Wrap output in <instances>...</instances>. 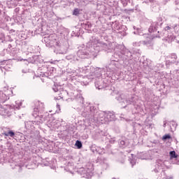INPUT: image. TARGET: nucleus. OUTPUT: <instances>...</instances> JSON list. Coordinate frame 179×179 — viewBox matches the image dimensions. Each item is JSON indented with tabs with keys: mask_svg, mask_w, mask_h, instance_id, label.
Listing matches in <instances>:
<instances>
[{
	"mask_svg": "<svg viewBox=\"0 0 179 179\" xmlns=\"http://www.w3.org/2000/svg\"><path fill=\"white\" fill-rule=\"evenodd\" d=\"M43 43H45L46 47H54V52L55 54H66L68 50L61 45V42L58 39V36L55 34H45L42 39Z\"/></svg>",
	"mask_w": 179,
	"mask_h": 179,
	"instance_id": "obj_1",
	"label": "nucleus"
},
{
	"mask_svg": "<svg viewBox=\"0 0 179 179\" xmlns=\"http://www.w3.org/2000/svg\"><path fill=\"white\" fill-rule=\"evenodd\" d=\"M88 45H92V47H102L105 51H107L108 50H110V45L100 42L96 38H94L92 40H90V41L88 43Z\"/></svg>",
	"mask_w": 179,
	"mask_h": 179,
	"instance_id": "obj_2",
	"label": "nucleus"
},
{
	"mask_svg": "<svg viewBox=\"0 0 179 179\" xmlns=\"http://www.w3.org/2000/svg\"><path fill=\"white\" fill-rule=\"evenodd\" d=\"M78 173L85 178H92L93 176V166L91 165L88 169L80 168Z\"/></svg>",
	"mask_w": 179,
	"mask_h": 179,
	"instance_id": "obj_3",
	"label": "nucleus"
},
{
	"mask_svg": "<svg viewBox=\"0 0 179 179\" xmlns=\"http://www.w3.org/2000/svg\"><path fill=\"white\" fill-rule=\"evenodd\" d=\"M40 111V109L38 108H34V113H32L33 117H35L36 118V120L34 122L35 124H37V125H40V124H43L45 121V117L44 115H38V113Z\"/></svg>",
	"mask_w": 179,
	"mask_h": 179,
	"instance_id": "obj_4",
	"label": "nucleus"
},
{
	"mask_svg": "<svg viewBox=\"0 0 179 179\" xmlns=\"http://www.w3.org/2000/svg\"><path fill=\"white\" fill-rule=\"evenodd\" d=\"M101 116L104 115L106 122H107V123L110 122V121H114V120H115V115H114V113L111 112H108V113L102 112L101 113Z\"/></svg>",
	"mask_w": 179,
	"mask_h": 179,
	"instance_id": "obj_5",
	"label": "nucleus"
},
{
	"mask_svg": "<svg viewBox=\"0 0 179 179\" xmlns=\"http://www.w3.org/2000/svg\"><path fill=\"white\" fill-rule=\"evenodd\" d=\"M98 80H96L95 82V87H96V89H99V90H100L101 89L107 87V83H106L103 78H99Z\"/></svg>",
	"mask_w": 179,
	"mask_h": 179,
	"instance_id": "obj_6",
	"label": "nucleus"
},
{
	"mask_svg": "<svg viewBox=\"0 0 179 179\" xmlns=\"http://www.w3.org/2000/svg\"><path fill=\"white\" fill-rule=\"evenodd\" d=\"M0 115L10 117V115H12V109H10V108H6V107L0 106Z\"/></svg>",
	"mask_w": 179,
	"mask_h": 179,
	"instance_id": "obj_7",
	"label": "nucleus"
},
{
	"mask_svg": "<svg viewBox=\"0 0 179 179\" xmlns=\"http://www.w3.org/2000/svg\"><path fill=\"white\" fill-rule=\"evenodd\" d=\"M122 97H124V94L120 95V96L117 98V100H119L120 103L126 102L127 104H132L135 103V96H131L130 98H129V99L121 101V100H122Z\"/></svg>",
	"mask_w": 179,
	"mask_h": 179,
	"instance_id": "obj_8",
	"label": "nucleus"
},
{
	"mask_svg": "<svg viewBox=\"0 0 179 179\" xmlns=\"http://www.w3.org/2000/svg\"><path fill=\"white\" fill-rule=\"evenodd\" d=\"M143 38H145V41H143V45H149L152 44V40H153V37L149 34H144Z\"/></svg>",
	"mask_w": 179,
	"mask_h": 179,
	"instance_id": "obj_9",
	"label": "nucleus"
},
{
	"mask_svg": "<svg viewBox=\"0 0 179 179\" xmlns=\"http://www.w3.org/2000/svg\"><path fill=\"white\" fill-rule=\"evenodd\" d=\"M77 55L78 57H79V58L83 59L89 58V57H90V55L86 50H78V52H77Z\"/></svg>",
	"mask_w": 179,
	"mask_h": 179,
	"instance_id": "obj_10",
	"label": "nucleus"
},
{
	"mask_svg": "<svg viewBox=\"0 0 179 179\" xmlns=\"http://www.w3.org/2000/svg\"><path fill=\"white\" fill-rule=\"evenodd\" d=\"M11 90H8L7 92L3 93L2 92H0L1 96L0 99L2 100V101H6V100H9V96H8V93H11Z\"/></svg>",
	"mask_w": 179,
	"mask_h": 179,
	"instance_id": "obj_11",
	"label": "nucleus"
},
{
	"mask_svg": "<svg viewBox=\"0 0 179 179\" xmlns=\"http://www.w3.org/2000/svg\"><path fill=\"white\" fill-rule=\"evenodd\" d=\"M74 100L78 104H83L84 99L81 94H78L74 96Z\"/></svg>",
	"mask_w": 179,
	"mask_h": 179,
	"instance_id": "obj_12",
	"label": "nucleus"
},
{
	"mask_svg": "<svg viewBox=\"0 0 179 179\" xmlns=\"http://www.w3.org/2000/svg\"><path fill=\"white\" fill-rule=\"evenodd\" d=\"M2 135H4V136H10V138H13L15 136V132H13L12 130H8L3 132Z\"/></svg>",
	"mask_w": 179,
	"mask_h": 179,
	"instance_id": "obj_13",
	"label": "nucleus"
},
{
	"mask_svg": "<svg viewBox=\"0 0 179 179\" xmlns=\"http://www.w3.org/2000/svg\"><path fill=\"white\" fill-rule=\"evenodd\" d=\"M98 121L99 122H101V124H107V122H106V117H104V115L101 116V113H99Z\"/></svg>",
	"mask_w": 179,
	"mask_h": 179,
	"instance_id": "obj_14",
	"label": "nucleus"
},
{
	"mask_svg": "<svg viewBox=\"0 0 179 179\" xmlns=\"http://www.w3.org/2000/svg\"><path fill=\"white\" fill-rule=\"evenodd\" d=\"M96 152H97L99 155H104V154L106 153V150H104V148H97Z\"/></svg>",
	"mask_w": 179,
	"mask_h": 179,
	"instance_id": "obj_15",
	"label": "nucleus"
},
{
	"mask_svg": "<svg viewBox=\"0 0 179 179\" xmlns=\"http://www.w3.org/2000/svg\"><path fill=\"white\" fill-rule=\"evenodd\" d=\"M115 30H120L121 26H120V22H115L114 26H113Z\"/></svg>",
	"mask_w": 179,
	"mask_h": 179,
	"instance_id": "obj_16",
	"label": "nucleus"
},
{
	"mask_svg": "<svg viewBox=\"0 0 179 179\" xmlns=\"http://www.w3.org/2000/svg\"><path fill=\"white\" fill-rule=\"evenodd\" d=\"M39 110H44V103L43 102H38V107Z\"/></svg>",
	"mask_w": 179,
	"mask_h": 179,
	"instance_id": "obj_17",
	"label": "nucleus"
},
{
	"mask_svg": "<svg viewBox=\"0 0 179 179\" xmlns=\"http://www.w3.org/2000/svg\"><path fill=\"white\" fill-rule=\"evenodd\" d=\"M169 155H170L171 159H176V158H177V155H176V151H171Z\"/></svg>",
	"mask_w": 179,
	"mask_h": 179,
	"instance_id": "obj_18",
	"label": "nucleus"
},
{
	"mask_svg": "<svg viewBox=\"0 0 179 179\" xmlns=\"http://www.w3.org/2000/svg\"><path fill=\"white\" fill-rule=\"evenodd\" d=\"M80 12V10H79V8H75L73 10V15L74 16H78V15H79V13Z\"/></svg>",
	"mask_w": 179,
	"mask_h": 179,
	"instance_id": "obj_19",
	"label": "nucleus"
},
{
	"mask_svg": "<svg viewBox=\"0 0 179 179\" xmlns=\"http://www.w3.org/2000/svg\"><path fill=\"white\" fill-rule=\"evenodd\" d=\"M148 31L150 33H153V32L156 31V27H154L153 25L150 26L149 29H148Z\"/></svg>",
	"mask_w": 179,
	"mask_h": 179,
	"instance_id": "obj_20",
	"label": "nucleus"
},
{
	"mask_svg": "<svg viewBox=\"0 0 179 179\" xmlns=\"http://www.w3.org/2000/svg\"><path fill=\"white\" fill-rule=\"evenodd\" d=\"M141 45H142V42L141 41L134 42L133 43V46L134 47H141Z\"/></svg>",
	"mask_w": 179,
	"mask_h": 179,
	"instance_id": "obj_21",
	"label": "nucleus"
},
{
	"mask_svg": "<svg viewBox=\"0 0 179 179\" xmlns=\"http://www.w3.org/2000/svg\"><path fill=\"white\" fill-rule=\"evenodd\" d=\"M170 138H171V136H170V134H166V135L163 136V137H162L163 141H166V140L170 139Z\"/></svg>",
	"mask_w": 179,
	"mask_h": 179,
	"instance_id": "obj_22",
	"label": "nucleus"
},
{
	"mask_svg": "<svg viewBox=\"0 0 179 179\" xmlns=\"http://www.w3.org/2000/svg\"><path fill=\"white\" fill-rule=\"evenodd\" d=\"M76 146H77L78 149H80L82 148V142L77 141L76 142Z\"/></svg>",
	"mask_w": 179,
	"mask_h": 179,
	"instance_id": "obj_23",
	"label": "nucleus"
},
{
	"mask_svg": "<svg viewBox=\"0 0 179 179\" xmlns=\"http://www.w3.org/2000/svg\"><path fill=\"white\" fill-rule=\"evenodd\" d=\"M129 0H121L123 6H127Z\"/></svg>",
	"mask_w": 179,
	"mask_h": 179,
	"instance_id": "obj_24",
	"label": "nucleus"
},
{
	"mask_svg": "<svg viewBox=\"0 0 179 179\" xmlns=\"http://www.w3.org/2000/svg\"><path fill=\"white\" fill-rule=\"evenodd\" d=\"M0 65H2V63H0ZM0 68L2 72H3V69H5L6 71H9L8 66H5L4 67L0 66Z\"/></svg>",
	"mask_w": 179,
	"mask_h": 179,
	"instance_id": "obj_25",
	"label": "nucleus"
},
{
	"mask_svg": "<svg viewBox=\"0 0 179 179\" xmlns=\"http://www.w3.org/2000/svg\"><path fill=\"white\" fill-rule=\"evenodd\" d=\"M52 89H53L54 92H58V88L57 87V86H55Z\"/></svg>",
	"mask_w": 179,
	"mask_h": 179,
	"instance_id": "obj_26",
	"label": "nucleus"
},
{
	"mask_svg": "<svg viewBox=\"0 0 179 179\" xmlns=\"http://www.w3.org/2000/svg\"><path fill=\"white\" fill-rule=\"evenodd\" d=\"M159 170H160L159 168L155 169H154V172H155V173H159Z\"/></svg>",
	"mask_w": 179,
	"mask_h": 179,
	"instance_id": "obj_27",
	"label": "nucleus"
},
{
	"mask_svg": "<svg viewBox=\"0 0 179 179\" xmlns=\"http://www.w3.org/2000/svg\"><path fill=\"white\" fill-rule=\"evenodd\" d=\"M130 163H131V166H134V164H135V161H134V160H131V161L130 162Z\"/></svg>",
	"mask_w": 179,
	"mask_h": 179,
	"instance_id": "obj_28",
	"label": "nucleus"
},
{
	"mask_svg": "<svg viewBox=\"0 0 179 179\" xmlns=\"http://www.w3.org/2000/svg\"><path fill=\"white\" fill-rule=\"evenodd\" d=\"M73 61H79V59L76 57H73Z\"/></svg>",
	"mask_w": 179,
	"mask_h": 179,
	"instance_id": "obj_29",
	"label": "nucleus"
},
{
	"mask_svg": "<svg viewBox=\"0 0 179 179\" xmlns=\"http://www.w3.org/2000/svg\"><path fill=\"white\" fill-rule=\"evenodd\" d=\"M170 29H171V27L168 26V27H166L165 30H170Z\"/></svg>",
	"mask_w": 179,
	"mask_h": 179,
	"instance_id": "obj_30",
	"label": "nucleus"
},
{
	"mask_svg": "<svg viewBox=\"0 0 179 179\" xmlns=\"http://www.w3.org/2000/svg\"><path fill=\"white\" fill-rule=\"evenodd\" d=\"M1 55H2V57H3V55H5V51L4 50L1 53Z\"/></svg>",
	"mask_w": 179,
	"mask_h": 179,
	"instance_id": "obj_31",
	"label": "nucleus"
},
{
	"mask_svg": "<svg viewBox=\"0 0 179 179\" xmlns=\"http://www.w3.org/2000/svg\"><path fill=\"white\" fill-rule=\"evenodd\" d=\"M120 143H121L122 145H124V144L125 143V142H124V141H122L120 142Z\"/></svg>",
	"mask_w": 179,
	"mask_h": 179,
	"instance_id": "obj_32",
	"label": "nucleus"
},
{
	"mask_svg": "<svg viewBox=\"0 0 179 179\" xmlns=\"http://www.w3.org/2000/svg\"><path fill=\"white\" fill-rule=\"evenodd\" d=\"M101 76V73H99V78Z\"/></svg>",
	"mask_w": 179,
	"mask_h": 179,
	"instance_id": "obj_33",
	"label": "nucleus"
},
{
	"mask_svg": "<svg viewBox=\"0 0 179 179\" xmlns=\"http://www.w3.org/2000/svg\"><path fill=\"white\" fill-rule=\"evenodd\" d=\"M25 127H27V123H25Z\"/></svg>",
	"mask_w": 179,
	"mask_h": 179,
	"instance_id": "obj_34",
	"label": "nucleus"
},
{
	"mask_svg": "<svg viewBox=\"0 0 179 179\" xmlns=\"http://www.w3.org/2000/svg\"><path fill=\"white\" fill-rule=\"evenodd\" d=\"M22 72H23V73H26V72H24V70H22Z\"/></svg>",
	"mask_w": 179,
	"mask_h": 179,
	"instance_id": "obj_35",
	"label": "nucleus"
},
{
	"mask_svg": "<svg viewBox=\"0 0 179 179\" xmlns=\"http://www.w3.org/2000/svg\"><path fill=\"white\" fill-rule=\"evenodd\" d=\"M57 108H59V105H57Z\"/></svg>",
	"mask_w": 179,
	"mask_h": 179,
	"instance_id": "obj_36",
	"label": "nucleus"
},
{
	"mask_svg": "<svg viewBox=\"0 0 179 179\" xmlns=\"http://www.w3.org/2000/svg\"><path fill=\"white\" fill-rule=\"evenodd\" d=\"M142 160L145 159V158H141Z\"/></svg>",
	"mask_w": 179,
	"mask_h": 179,
	"instance_id": "obj_37",
	"label": "nucleus"
},
{
	"mask_svg": "<svg viewBox=\"0 0 179 179\" xmlns=\"http://www.w3.org/2000/svg\"><path fill=\"white\" fill-rule=\"evenodd\" d=\"M20 61H23V59H20Z\"/></svg>",
	"mask_w": 179,
	"mask_h": 179,
	"instance_id": "obj_38",
	"label": "nucleus"
},
{
	"mask_svg": "<svg viewBox=\"0 0 179 179\" xmlns=\"http://www.w3.org/2000/svg\"><path fill=\"white\" fill-rule=\"evenodd\" d=\"M164 127H166V124H164Z\"/></svg>",
	"mask_w": 179,
	"mask_h": 179,
	"instance_id": "obj_39",
	"label": "nucleus"
},
{
	"mask_svg": "<svg viewBox=\"0 0 179 179\" xmlns=\"http://www.w3.org/2000/svg\"><path fill=\"white\" fill-rule=\"evenodd\" d=\"M176 126H177V124H175V127H176Z\"/></svg>",
	"mask_w": 179,
	"mask_h": 179,
	"instance_id": "obj_40",
	"label": "nucleus"
},
{
	"mask_svg": "<svg viewBox=\"0 0 179 179\" xmlns=\"http://www.w3.org/2000/svg\"><path fill=\"white\" fill-rule=\"evenodd\" d=\"M18 2H19V1H20V0H17Z\"/></svg>",
	"mask_w": 179,
	"mask_h": 179,
	"instance_id": "obj_41",
	"label": "nucleus"
},
{
	"mask_svg": "<svg viewBox=\"0 0 179 179\" xmlns=\"http://www.w3.org/2000/svg\"><path fill=\"white\" fill-rule=\"evenodd\" d=\"M134 29H135V27H134Z\"/></svg>",
	"mask_w": 179,
	"mask_h": 179,
	"instance_id": "obj_42",
	"label": "nucleus"
},
{
	"mask_svg": "<svg viewBox=\"0 0 179 179\" xmlns=\"http://www.w3.org/2000/svg\"><path fill=\"white\" fill-rule=\"evenodd\" d=\"M113 179H115V178H113Z\"/></svg>",
	"mask_w": 179,
	"mask_h": 179,
	"instance_id": "obj_43",
	"label": "nucleus"
}]
</instances>
